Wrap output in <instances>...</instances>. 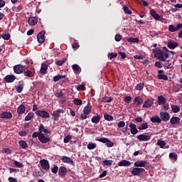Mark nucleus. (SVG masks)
I'll list each match as a JSON object with an SVG mask.
<instances>
[{
	"mask_svg": "<svg viewBox=\"0 0 182 182\" xmlns=\"http://www.w3.org/2000/svg\"><path fill=\"white\" fill-rule=\"evenodd\" d=\"M129 129L132 134H137L139 133V129H137V127L135 124L132 122L129 123Z\"/></svg>",
	"mask_w": 182,
	"mask_h": 182,
	"instance_id": "nucleus-12",
	"label": "nucleus"
},
{
	"mask_svg": "<svg viewBox=\"0 0 182 182\" xmlns=\"http://www.w3.org/2000/svg\"><path fill=\"white\" fill-rule=\"evenodd\" d=\"M155 66H156V68H163L164 65H163V63H161V61H156V62L155 63Z\"/></svg>",
	"mask_w": 182,
	"mask_h": 182,
	"instance_id": "nucleus-58",
	"label": "nucleus"
},
{
	"mask_svg": "<svg viewBox=\"0 0 182 182\" xmlns=\"http://www.w3.org/2000/svg\"><path fill=\"white\" fill-rule=\"evenodd\" d=\"M119 167H129L132 166V162L127 160H122L118 163Z\"/></svg>",
	"mask_w": 182,
	"mask_h": 182,
	"instance_id": "nucleus-18",
	"label": "nucleus"
},
{
	"mask_svg": "<svg viewBox=\"0 0 182 182\" xmlns=\"http://www.w3.org/2000/svg\"><path fill=\"white\" fill-rule=\"evenodd\" d=\"M164 68H165V69H171V62H170V60L166 61L164 64Z\"/></svg>",
	"mask_w": 182,
	"mask_h": 182,
	"instance_id": "nucleus-46",
	"label": "nucleus"
},
{
	"mask_svg": "<svg viewBox=\"0 0 182 182\" xmlns=\"http://www.w3.org/2000/svg\"><path fill=\"white\" fill-rule=\"evenodd\" d=\"M41 132H33V134H32V137H38V140H39V136H41Z\"/></svg>",
	"mask_w": 182,
	"mask_h": 182,
	"instance_id": "nucleus-64",
	"label": "nucleus"
},
{
	"mask_svg": "<svg viewBox=\"0 0 182 182\" xmlns=\"http://www.w3.org/2000/svg\"><path fill=\"white\" fill-rule=\"evenodd\" d=\"M73 70L76 75H79V73L82 72V69H80V66H79V65H77V64L73 65Z\"/></svg>",
	"mask_w": 182,
	"mask_h": 182,
	"instance_id": "nucleus-29",
	"label": "nucleus"
},
{
	"mask_svg": "<svg viewBox=\"0 0 182 182\" xmlns=\"http://www.w3.org/2000/svg\"><path fill=\"white\" fill-rule=\"evenodd\" d=\"M1 38H3L4 41H9V39H11V34L6 32H4L1 35Z\"/></svg>",
	"mask_w": 182,
	"mask_h": 182,
	"instance_id": "nucleus-38",
	"label": "nucleus"
},
{
	"mask_svg": "<svg viewBox=\"0 0 182 182\" xmlns=\"http://www.w3.org/2000/svg\"><path fill=\"white\" fill-rule=\"evenodd\" d=\"M151 122H152V123H161V119L159 116H154L151 118Z\"/></svg>",
	"mask_w": 182,
	"mask_h": 182,
	"instance_id": "nucleus-33",
	"label": "nucleus"
},
{
	"mask_svg": "<svg viewBox=\"0 0 182 182\" xmlns=\"http://www.w3.org/2000/svg\"><path fill=\"white\" fill-rule=\"evenodd\" d=\"M123 11H124V14H127L128 15H132V11H130L129 7L124 6L123 7Z\"/></svg>",
	"mask_w": 182,
	"mask_h": 182,
	"instance_id": "nucleus-50",
	"label": "nucleus"
},
{
	"mask_svg": "<svg viewBox=\"0 0 182 182\" xmlns=\"http://www.w3.org/2000/svg\"><path fill=\"white\" fill-rule=\"evenodd\" d=\"M14 165L16 166V167H18V168H22V167H23V164H22L20 162H18V161H14Z\"/></svg>",
	"mask_w": 182,
	"mask_h": 182,
	"instance_id": "nucleus-55",
	"label": "nucleus"
},
{
	"mask_svg": "<svg viewBox=\"0 0 182 182\" xmlns=\"http://www.w3.org/2000/svg\"><path fill=\"white\" fill-rule=\"evenodd\" d=\"M167 46L169 49H176L178 46V44L176 42L170 41L168 43Z\"/></svg>",
	"mask_w": 182,
	"mask_h": 182,
	"instance_id": "nucleus-31",
	"label": "nucleus"
},
{
	"mask_svg": "<svg viewBox=\"0 0 182 182\" xmlns=\"http://www.w3.org/2000/svg\"><path fill=\"white\" fill-rule=\"evenodd\" d=\"M181 28H182V23H179L176 25V26H175L174 25H170L168 26V31L169 32H178V31H180Z\"/></svg>",
	"mask_w": 182,
	"mask_h": 182,
	"instance_id": "nucleus-6",
	"label": "nucleus"
},
{
	"mask_svg": "<svg viewBox=\"0 0 182 182\" xmlns=\"http://www.w3.org/2000/svg\"><path fill=\"white\" fill-rule=\"evenodd\" d=\"M25 110H26L25 106L23 105H21L17 108V113L18 114H23V113H25Z\"/></svg>",
	"mask_w": 182,
	"mask_h": 182,
	"instance_id": "nucleus-30",
	"label": "nucleus"
},
{
	"mask_svg": "<svg viewBox=\"0 0 182 182\" xmlns=\"http://www.w3.org/2000/svg\"><path fill=\"white\" fill-rule=\"evenodd\" d=\"M68 173V169L65 166H61L58 169V175L60 177H65Z\"/></svg>",
	"mask_w": 182,
	"mask_h": 182,
	"instance_id": "nucleus-17",
	"label": "nucleus"
},
{
	"mask_svg": "<svg viewBox=\"0 0 182 182\" xmlns=\"http://www.w3.org/2000/svg\"><path fill=\"white\" fill-rule=\"evenodd\" d=\"M171 107L173 113H178L180 112V107L178 105H171Z\"/></svg>",
	"mask_w": 182,
	"mask_h": 182,
	"instance_id": "nucleus-43",
	"label": "nucleus"
},
{
	"mask_svg": "<svg viewBox=\"0 0 182 182\" xmlns=\"http://www.w3.org/2000/svg\"><path fill=\"white\" fill-rule=\"evenodd\" d=\"M158 102L159 103L164 104V103H166V98L163 96H159V97H158Z\"/></svg>",
	"mask_w": 182,
	"mask_h": 182,
	"instance_id": "nucleus-52",
	"label": "nucleus"
},
{
	"mask_svg": "<svg viewBox=\"0 0 182 182\" xmlns=\"http://www.w3.org/2000/svg\"><path fill=\"white\" fill-rule=\"evenodd\" d=\"M38 140L41 143H43V144H46V143H49L50 141V138L45 136L44 134H41Z\"/></svg>",
	"mask_w": 182,
	"mask_h": 182,
	"instance_id": "nucleus-10",
	"label": "nucleus"
},
{
	"mask_svg": "<svg viewBox=\"0 0 182 182\" xmlns=\"http://www.w3.org/2000/svg\"><path fill=\"white\" fill-rule=\"evenodd\" d=\"M127 41L130 43H139V38L131 37L127 39Z\"/></svg>",
	"mask_w": 182,
	"mask_h": 182,
	"instance_id": "nucleus-42",
	"label": "nucleus"
},
{
	"mask_svg": "<svg viewBox=\"0 0 182 182\" xmlns=\"http://www.w3.org/2000/svg\"><path fill=\"white\" fill-rule=\"evenodd\" d=\"M143 103V98L140 96L136 97L134 100V105L136 106H140Z\"/></svg>",
	"mask_w": 182,
	"mask_h": 182,
	"instance_id": "nucleus-27",
	"label": "nucleus"
},
{
	"mask_svg": "<svg viewBox=\"0 0 182 182\" xmlns=\"http://www.w3.org/2000/svg\"><path fill=\"white\" fill-rule=\"evenodd\" d=\"M150 15L151 16H152V18H154V19H155V21H160V15L157 14V13L156 12V10L151 9H150Z\"/></svg>",
	"mask_w": 182,
	"mask_h": 182,
	"instance_id": "nucleus-19",
	"label": "nucleus"
},
{
	"mask_svg": "<svg viewBox=\"0 0 182 182\" xmlns=\"http://www.w3.org/2000/svg\"><path fill=\"white\" fill-rule=\"evenodd\" d=\"M143 87H144V83L140 82L136 85V90H143Z\"/></svg>",
	"mask_w": 182,
	"mask_h": 182,
	"instance_id": "nucleus-49",
	"label": "nucleus"
},
{
	"mask_svg": "<svg viewBox=\"0 0 182 182\" xmlns=\"http://www.w3.org/2000/svg\"><path fill=\"white\" fill-rule=\"evenodd\" d=\"M73 103H74V105H75V106H80V105H82V100H80L79 98H75L73 100Z\"/></svg>",
	"mask_w": 182,
	"mask_h": 182,
	"instance_id": "nucleus-47",
	"label": "nucleus"
},
{
	"mask_svg": "<svg viewBox=\"0 0 182 182\" xmlns=\"http://www.w3.org/2000/svg\"><path fill=\"white\" fill-rule=\"evenodd\" d=\"M146 164H147L146 161H138L134 164V167H146Z\"/></svg>",
	"mask_w": 182,
	"mask_h": 182,
	"instance_id": "nucleus-24",
	"label": "nucleus"
},
{
	"mask_svg": "<svg viewBox=\"0 0 182 182\" xmlns=\"http://www.w3.org/2000/svg\"><path fill=\"white\" fill-rule=\"evenodd\" d=\"M15 79H16L15 75H8L4 77V82H6V83H12L13 82H15Z\"/></svg>",
	"mask_w": 182,
	"mask_h": 182,
	"instance_id": "nucleus-16",
	"label": "nucleus"
},
{
	"mask_svg": "<svg viewBox=\"0 0 182 182\" xmlns=\"http://www.w3.org/2000/svg\"><path fill=\"white\" fill-rule=\"evenodd\" d=\"M24 76H26L27 77H33L35 76V68H31L30 70H26V71H23Z\"/></svg>",
	"mask_w": 182,
	"mask_h": 182,
	"instance_id": "nucleus-7",
	"label": "nucleus"
},
{
	"mask_svg": "<svg viewBox=\"0 0 182 182\" xmlns=\"http://www.w3.org/2000/svg\"><path fill=\"white\" fill-rule=\"evenodd\" d=\"M71 139H72V136L68 135L64 138L63 141L64 143H69V141H70Z\"/></svg>",
	"mask_w": 182,
	"mask_h": 182,
	"instance_id": "nucleus-54",
	"label": "nucleus"
},
{
	"mask_svg": "<svg viewBox=\"0 0 182 182\" xmlns=\"http://www.w3.org/2000/svg\"><path fill=\"white\" fill-rule=\"evenodd\" d=\"M45 31H43L38 34L37 39L39 43H43L45 42Z\"/></svg>",
	"mask_w": 182,
	"mask_h": 182,
	"instance_id": "nucleus-14",
	"label": "nucleus"
},
{
	"mask_svg": "<svg viewBox=\"0 0 182 182\" xmlns=\"http://www.w3.org/2000/svg\"><path fill=\"white\" fill-rule=\"evenodd\" d=\"M35 116V113L33 112H29L27 116L25 117V121L26 122H29V120H31V119H33Z\"/></svg>",
	"mask_w": 182,
	"mask_h": 182,
	"instance_id": "nucleus-36",
	"label": "nucleus"
},
{
	"mask_svg": "<svg viewBox=\"0 0 182 182\" xmlns=\"http://www.w3.org/2000/svg\"><path fill=\"white\" fill-rule=\"evenodd\" d=\"M45 130V127L43 126V124H41L38 128V132H40L41 134H43V133H42L43 131Z\"/></svg>",
	"mask_w": 182,
	"mask_h": 182,
	"instance_id": "nucleus-57",
	"label": "nucleus"
},
{
	"mask_svg": "<svg viewBox=\"0 0 182 182\" xmlns=\"http://www.w3.org/2000/svg\"><path fill=\"white\" fill-rule=\"evenodd\" d=\"M23 86H25L23 80H21L18 82L17 86H16V91L17 92V93L22 92V90H23Z\"/></svg>",
	"mask_w": 182,
	"mask_h": 182,
	"instance_id": "nucleus-13",
	"label": "nucleus"
},
{
	"mask_svg": "<svg viewBox=\"0 0 182 182\" xmlns=\"http://www.w3.org/2000/svg\"><path fill=\"white\" fill-rule=\"evenodd\" d=\"M40 164L43 168V170H45L46 171H48L49 168H50L49 166V161L46 159H43L40 161Z\"/></svg>",
	"mask_w": 182,
	"mask_h": 182,
	"instance_id": "nucleus-8",
	"label": "nucleus"
},
{
	"mask_svg": "<svg viewBox=\"0 0 182 182\" xmlns=\"http://www.w3.org/2000/svg\"><path fill=\"white\" fill-rule=\"evenodd\" d=\"M90 112H92V105H90V102H88L83 109V113L90 114Z\"/></svg>",
	"mask_w": 182,
	"mask_h": 182,
	"instance_id": "nucleus-28",
	"label": "nucleus"
},
{
	"mask_svg": "<svg viewBox=\"0 0 182 182\" xmlns=\"http://www.w3.org/2000/svg\"><path fill=\"white\" fill-rule=\"evenodd\" d=\"M156 144L157 146H159L161 149H164V146H166V141L161 139H158Z\"/></svg>",
	"mask_w": 182,
	"mask_h": 182,
	"instance_id": "nucleus-40",
	"label": "nucleus"
},
{
	"mask_svg": "<svg viewBox=\"0 0 182 182\" xmlns=\"http://www.w3.org/2000/svg\"><path fill=\"white\" fill-rule=\"evenodd\" d=\"M155 58H157L161 62H166L168 58H170V54L168 51L159 49L154 53Z\"/></svg>",
	"mask_w": 182,
	"mask_h": 182,
	"instance_id": "nucleus-1",
	"label": "nucleus"
},
{
	"mask_svg": "<svg viewBox=\"0 0 182 182\" xmlns=\"http://www.w3.org/2000/svg\"><path fill=\"white\" fill-rule=\"evenodd\" d=\"M97 140V141H100V143H105L107 147H113V146H114V144L113 142H112V141H110L107 138L102 137Z\"/></svg>",
	"mask_w": 182,
	"mask_h": 182,
	"instance_id": "nucleus-5",
	"label": "nucleus"
},
{
	"mask_svg": "<svg viewBox=\"0 0 182 182\" xmlns=\"http://www.w3.org/2000/svg\"><path fill=\"white\" fill-rule=\"evenodd\" d=\"M1 119H12V113L4 112L0 114Z\"/></svg>",
	"mask_w": 182,
	"mask_h": 182,
	"instance_id": "nucleus-23",
	"label": "nucleus"
},
{
	"mask_svg": "<svg viewBox=\"0 0 182 182\" xmlns=\"http://www.w3.org/2000/svg\"><path fill=\"white\" fill-rule=\"evenodd\" d=\"M91 122L95 124L99 123V122H100V115H95L92 117V118L91 119Z\"/></svg>",
	"mask_w": 182,
	"mask_h": 182,
	"instance_id": "nucleus-35",
	"label": "nucleus"
},
{
	"mask_svg": "<svg viewBox=\"0 0 182 182\" xmlns=\"http://www.w3.org/2000/svg\"><path fill=\"white\" fill-rule=\"evenodd\" d=\"M124 102L125 103H130V102H132V97L131 96L125 97L124 99Z\"/></svg>",
	"mask_w": 182,
	"mask_h": 182,
	"instance_id": "nucleus-56",
	"label": "nucleus"
},
{
	"mask_svg": "<svg viewBox=\"0 0 182 182\" xmlns=\"http://www.w3.org/2000/svg\"><path fill=\"white\" fill-rule=\"evenodd\" d=\"M66 60V58H64L61 60L56 61L55 65H57L58 66H62V65H63V63H65Z\"/></svg>",
	"mask_w": 182,
	"mask_h": 182,
	"instance_id": "nucleus-51",
	"label": "nucleus"
},
{
	"mask_svg": "<svg viewBox=\"0 0 182 182\" xmlns=\"http://www.w3.org/2000/svg\"><path fill=\"white\" fill-rule=\"evenodd\" d=\"M115 41L117 42H120V41H122V35L116 34V36H115Z\"/></svg>",
	"mask_w": 182,
	"mask_h": 182,
	"instance_id": "nucleus-62",
	"label": "nucleus"
},
{
	"mask_svg": "<svg viewBox=\"0 0 182 182\" xmlns=\"http://www.w3.org/2000/svg\"><path fill=\"white\" fill-rule=\"evenodd\" d=\"M28 23L31 26H35V25L38 23V18L36 17H29L28 19Z\"/></svg>",
	"mask_w": 182,
	"mask_h": 182,
	"instance_id": "nucleus-21",
	"label": "nucleus"
},
{
	"mask_svg": "<svg viewBox=\"0 0 182 182\" xmlns=\"http://www.w3.org/2000/svg\"><path fill=\"white\" fill-rule=\"evenodd\" d=\"M144 171H145V170L143 168H134L132 171V174H133V176H140V173H144Z\"/></svg>",
	"mask_w": 182,
	"mask_h": 182,
	"instance_id": "nucleus-15",
	"label": "nucleus"
},
{
	"mask_svg": "<svg viewBox=\"0 0 182 182\" xmlns=\"http://www.w3.org/2000/svg\"><path fill=\"white\" fill-rule=\"evenodd\" d=\"M117 126L119 128L124 127V126H126V122H124V121L119 122Z\"/></svg>",
	"mask_w": 182,
	"mask_h": 182,
	"instance_id": "nucleus-59",
	"label": "nucleus"
},
{
	"mask_svg": "<svg viewBox=\"0 0 182 182\" xmlns=\"http://www.w3.org/2000/svg\"><path fill=\"white\" fill-rule=\"evenodd\" d=\"M72 48L73 49H74V50H76L77 49L79 48V43H74L73 45H72Z\"/></svg>",
	"mask_w": 182,
	"mask_h": 182,
	"instance_id": "nucleus-63",
	"label": "nucleus"
},
{
	"mask_svg": "<svg viewBox=\"0 0 182 182\" xmlns=\"http://www.w3.org/2000/svg\"><path fill=\"white\" fill-rule=\"evenodd\" d=\"M136 139L139 140V141H149L151 137L149 135H146L144 134H139L136 136Z\"/></svg>",
	"mask_w": 182,
	"mask_h": 182,
	"instance_id": "nucleus-11",
	"label": "nucleus"
},
{
	"mask_svg": "<svg viewBox=\"0 0 182 182\" xmlns=\"http://www.w3.org/2000/svg\"><path fill=\"white\" fill-rule=\"evenodd\" d=\"M139 130H146V129H149V125L147 124L146 122L141 124L138 127Z\"/></svg>",
	"mask_w": 182,
	"mask_h": 182,
	"instance_id": "nucleus-39",
	"label": "nucleus"
},
{
	"mask_svg": "<svg viewBox=\"0 0 182 182\" xmlns=\"http://www.w3.org/2000/svg\"><path fill=\"white\" fill-rule=\"evenodd\" d=\"M159 114L162 122H168L170 120V114L168 112H161Z\"/></svg>",
	"mask_w": 182,
	"mask_h": 182,
	"instance_id": "nucleus-9",
	"label": "nucleus"
},
{
	"mask_svg": "<svg viewBox=\"0 0 182 182\" xmlns=\"http://www.w3.org/2000/svg\"><path fill=\"white\" fill-rule=\"evenodd\" d=\"M169 158L171 160H174L175 161H177V154L176 152H171L169 154Z\"/></svg>",
	"mask_w": 182,
	"mask_h": 182,
	"instance_id": "nucleus-44",
	"label": "nucleus"
},
{
	"mask_svg": "<svg viewBox=\"0 0 182 182\" xmlns=\"http://www.w3.org/2000/svg\"><path fill=\"white\" fill-rule=\"evenodd\" d=\"M36 116H38L39 117H42L43 119H49V117H50L49 112H48L46 110L38 109L36 112Z\"/></svg>",
	"mask_w": 182,
	"mask_h": 182,
	"instance_id": "nucleus-2",
	"label": "nucleus"
},
{
	"mask_svg": "<svg viewBox=\"0 0 182 182\" xmlns=\"http://www.w3.org/2000/svg\"><path fill=\"white\" fill-rule=\"evenodd\" d=\"M104 118L107 121V122H112L113 120V116L109 114H105L104 115Z\"/></svg>",
	"mask_w": 182,
	"mask_h": 182,
	"instance_id": "nucleus-45",
	"label": "nucleus"
},
{
	"mask_svg": "<svg viewBox=\"0 0 182 182\" xmlns=\"http://www.w3.org/2000/svg\"><path fill=\"white\" fill-rule=\"evenodd\" d=\"M46 72H48V65L43 63L40 69V73L41 75H46Z\"/></svg>",
	"mask_w": 182,
	"mask_h": 182,
	"instance_id": "nucleus-22",
	"label": "nucleus"
},
{
	"mask_svg": "<svg viewBox=\"0 0 182 182\" xmlns=\"http://www.w3.org/2000/svg\"><path fill=\"white\" fill-rule=\"evenodd\" d=\"M87 114L85 112H83V114H81L80 115V119L81 120H86V119H87Z\"/></svg>",
	"mask_w": 182,
	"mask_h": 182,
	"instance_id": "nucleus-61",
	"label": "nucleus"
},
{
	"mask_svg": "<svg viewBox=\"0 0 182 182\" xmlns=\"http://www.w3.org/2000/svg\"><path fill=\"white\" fill-rule=\"evenodd\" d=\"M181 122V119L178 117H172L170 119L171 124H178Z\"/></svg>",
	"mask_w": 182,
	"mask_h": 182,
	"instance_id": "nucleus-25",
	"label": "nucleus"
},
{
	"mask_svg": "<svg viewBox=\"0 0 182 182\" xmlns=\"http://www.w3.org/2000/svg\"><path fill=\"white\" fill-rule=\"evenodd\" d=\"M60 79H66V75H55L53 77V82H59Z\"/></svg>",
	"mask_w": 182,
	"mask_h": 182,
	"instance_id": "nucleus-37",
	"label": "nucleus"
},
{
	"mask_svg": "<svg viewBox=\"0 0 182 182\" xmlns=\"http://www.w3.org/2000/svg\"><path fill=\"white\" fill-rule=\"evenodd\" d=\"M18 144H19L20 147H21L23 149H28V144L26 143V141H25L23 140L19 141Z\"/></svg>",
	"mask_w": 182,
	"mask_h": 182,
	"instance_id": "nucleus-34",
	"label": "nucleus"
},
{
	"mask_svg": "<svg viewBox=\"0 0 182 182\" xmlns=\"http://www.w3.org/2000/svg\"><path fill=\"white\" fill-rule=\"evenodd\" d=\"M162 73H164V70H160L158 71V79L162 80H168V77H167L166 75H163Z\"/></svg>",
	"mask_w": 182,
	"mask_h": 182,
	"instance_id": "nucleus-20",
	"label": "nucleus"
},
{
	"mask_svg": "<svg viewBox=\"0 0 182 182\" xmlns=\"http://www.w3.org/2000/svg\"><path fill=\"white\" fill-rule=\"evenodd\" d=\"M60 113L63 114V113H65V111L61 109H58L56 111H53L52 114L53 120H55V121L59 120V118L60 117Z\"/></svg>",
	"mask_w": 182,
	"mask_h": 182,
	"instance_id": "nucleus-3",
	"label": "nucleus"
},
{
	"mask_svg": "<svg viewBox=\"0 0 182 182\" xmlns=\"http://www.w3.org/2000/svg\"><path fill=\"white\" fill-rule=\"evenodd\" d=\"M61 160L63 163H67L68 164H73V160L68 156H63Z\"/></svg>",
	"mask_w": 182,
	"mask_h": 182,
	"instance_id": "nucleus-26",
	"label": "nucleus"
},
{
	"mask_svg": "<svg viewBox=\"0 0 182 182\" xmlns=\"http://www.w3.org/2000/svg\"><path fill=\"white\" fill-rule=\"evenodd\" d=\"M88 150H93V149H96L97 147V144L96 143L91 142L87 146Z\"/></svg>",
	"mask_w": 182,
	"mask_h": 182,
	"instance_id": "nucleus-41",
	"label": "nucleus"
},
{
	"mask_svg": "<svg viewBox=\"0 0 182 182\" xmlns=\"http://www.w3.org/2000/svg\"><path fill=\"white\" fill-rule=\"evenodd\" d=\"M153 106V100H147L144 102L143 107H151Z\"/></svg>",
	"mask_w": 182,
	"mask_h": 182,
	"instance_id": "nucleus-32",
	"label": "nucleus"
},
{
	"mask_svg": "<svg viewBox=\"0 0 182 182\" xmlns=\"http://www.w3.org/2000/svg\"><path fill=\"white\" fill-rule=\"evenodd\" d=\"M104 166H112L113 164V160H105L103 161Z\"/></svg>",
	"mask_w": 182,
	"mask_h": 182,
	"instance_id": "nucleus-48",
	"label": "nucleus"
},
{
	"mask_svg": "<svg viewBox=\"0 0 182 182\" xmlns=\"http://www.w3.org/2000/svg\"><path fill=\"white\" fill-rule=\"evenodd\" d=\"M14 72L16 75H21L25 72V66L23 65H16L14 67Z\"/></svg>",
	"mask_w": 182,
	"mask_h": 182,
	"instance_id": "nucleus-4",
	"label": "nucleus"
},
{
	"mask_svg": "<svg viewBox=\"0 0 182 182\" xmlns=\"http://www.w3.org/2000/svg\"><path fill=\"white\" fill-rule=\"evenodd\" d=\"M58 170H59V167H58L57 166H55L53 168H51V171L52 173H53V174H56Z\"/></svg>",
	"mask_w": 182,
	"mask_h": 182,
	"instance_id": "nucleus-60",
	"label": "nucleus"
},
{
	"mask_svg": "<svg viewBox=\"0 0 182 182\" xmlns=\"http://www.w3.org/2000/svg\"><path fill=\"white\" fill-rule=\"evenodd\" d=\"M108 58L109 59L112 60L114 58H117V53H109L108 54Z\"/></svg>",
	"mask_w": 182,
	"mask_h": 182,
	"instance_id": "nucleus-53",
	"label": "nucleus"
}]
</instances>
